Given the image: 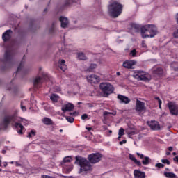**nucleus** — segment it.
Returning a JSON list of instances; mask_svg holds the SVG:
<instances>
[{
    "label": "nucleus",
    "instance_id": "nucleus-1",
    "mask_svg": "<svg viewBox=\"0 0 178 178\" xmlns=\"http://www.w3.org/2000/svg\"><path fill=\"white\" fill-rule=\"evenodd\" d=\"M22 123L26 124L27 120L17 117L15 114L6 115L3 122L0 124V130H8L9 124H12V126L15 127L17 133L19 136H22L24 134V131H26V128H24V126H23Z\"/></svg>",
    "mask_w": 178,
    "mask_h": 178
},
{
    "label": "nucleus",
    "instance_id": "nucleus-2",
    "mask_svg": "<svg viewBox=\"0 0 178 178\" xmlns=\"http://www.w3.org/2000/svg\"><path fill=\"white\" fill-rule=\"evenodd\" d=\"M102 159V154L99 153H92L88 155V159H84L81 156H76L75 157L76 162L79 163L80 166V172L83 173V172H90L92 170V166L91 163H98L99 161Z\"/></svg>",
    "mask_w": 178,
    "mask_h": 178
},
{
    "label": "nucleus",
    "instance_id": "nucleus-3",
    "mask_svg": "<svg viewBox=\"0 0 178 178\" xmlns=\"http://www.w3.org/2000/svg\"><path fill=\"white\" fill-rule=\"evenodd\" d=\"M131 27L135 30L136 33H138L140 30L141 35L143 38H154L158 33V29L155 25H145L140 26L137 24H131Z\"/></svg>",
    "mask_w": 178,
    "mask_h": 178
},
{
    "label": "nucleus",
    "instance_id": "nucleus-4",
    "mask_svg": "<svg viewBox=\"0 0 178 178\" xmlns=\"http://www.w3.org/2000/svg\"><path fill=\"white\" fill-rule=\"evenodd\" d=\"M108 12L112 17H118L123 12V5L118 1H113L108 6Z\"/></svg>",
    "mask_w": 178,
    "mask_h": 178
},
{
    "label": "nucleus",
    "instance_id": "nucleus-5",
    "mask_svg": "<svg viewBox=\"0 0 178 178\" xmlns=\"http://www.w3.org/2000/svg\"><path fill=\"white\" fill-rule=\"evenodd\" d=\"M15 53L12 50H6L4 54V59L3 60V65L1 70L5 71L9 69L13 65V58Z\"/></svg>",
    "mask_w": 178,
    "mask_h": 178
},
{
    "label": "nucleus",
    "instance_id": "nucleus-6",
    "mask_svg": "<svg viewBox=\"0 0 178 178\" xmlns=\"http://www.w3.org/2000/svg\"><path fill=\"white\" fill-rule=\"evenodd\" d=\"M99 88L103 93L104 97H109L111 94H113V91H115V88L110 83H102L99 85Z\"/></svg>",
    "mask_w": 178,
    "mask_h": 178
},
{
    "label": "nucleus",
    "instance_id": "nucleus-7",
    "mask_svg": "<svg viewBox=\"0 0 178 178\" xmlns=\"http://www.w3.org/2000/svg\"><path fill=\"white\" fill-rule=\"evenodd\" d=\"M134 77L138 81L147 82V81H149L151 80V75H149V74H148L144 71H141V70H138V71L134 72Z\"/></svg>",
    "mask_w": 178,
    "mask_h": 178
},
{
    "label": "nucleus",
    "instance_id": "nucleus-8",
    "mask_svg": "<svg viewBox=\"0 0 178 178\" xmlns=\"http://www.w3.org/2000/svg\"><path fill=\"white\" fill-rule=\"evenodd\" d=\"M44 80L45 81L49 80V75L45 72L42 74V76H38L33 81V86L35 88H40L42 83H44Z\"/></svg>",
    "mask_w": 178,
    "mask_h": 178
},
{
    "label": "nucleus",
    "instance_id": "nucleus-9",
    "mask_svg": "<svg viewBox=\"0 0 178 178\" xmlns=\"http://www.w3.org/2000/svg\"><path fill=\"white\" fill-rule=\"evenodd\" d=\"M167 106L170 111V113L174 116L178 115V105L174 102H169L167 104Z\"/></svg>",
    "mask_w": 178,
    "mask_h": 178
},
{
    "label": "nucleus",
    "instance_id": "nucleus-10",
    "mask_svg": "<svg viewBox=\"0 0 178 178\" xmlns=\"http://www.w3.org/2000/svg\"><path fill=\"white\" fill-rule=\"evenodd\" d=\"M135 65H137V61L136 60H126L122 63V66L124 69H134Z\"/></svg>",
    "mask_w": 178,
    "mask_h": 178
},
{
    "label": "nucleus",
    "instance_id": "nucleus-11",
    "mask_svg": "<svg viewBox=\"0 0 178 178\" xmlns=\"http://www.w3.org/2000/svg\"><path fill=\"white\" fill-rule=\"evenodd\" d=\"M147 108L145 107V103L137 99L136 103V112H139V113H141V112L145 111Z\"/></svg>",
    "mask_w": 178,
    "mask_h": 178
},
{
    "label": "nucleus",
    "instance_id": "nucleus-12",
    "mask_svg": "<svg viewBox=\"0 0 178 178\" xmlns=\"http://www.w3.org/2000/svg\"><path fill=\"white\" fill-rule=\"evenodd\" d=\"M147 125L152 130L158 131L161 130V125H159V122L155 120L147 121Z\"/></svg>",
    "mask_w": 178,
    "mask_h": 178
},
{
    "label": "nucleus",
    "instance_id": "nucleus-13",
    "mask_svg": "<svg viewBox=\"0 0 178 178\" xmlns=\"http://www.w3.org/2000/svg\"><path fill=\"white\" fill-rule=\"evenodd\" d=\"M13 31H12V29H8L6 31H5L2 35V40L3 42H8V41L10 40V38H12V34Z\"/></svg>",
    "mask_w": 178,
    "mask_h": 178
},
{
    "label": "nucleus",
    "instance_id": "nucleus-14",
    "mask_svg": "<svg viewBox=\"0 0 178 178\" xmlns=\"http://www.w3.org/2000/svg\"><path fill=\"white\" fill-rule=\"evenodd\" d=\"M88 83H90V84H96V83H98L99 81V76L92 74L89 75L86 77Z\"/></svg>",
    "mask_w": 178,
    "mask_h": 178
},
{
    "label": "nucleus",
    "instance_id": "nucleus-15",
    "mask_svg": "<svg viewBox=\"0 0 178 178\" xmlns=\"http://www.w3.org/2000/svg\"><path fill=\"white\" fill-rule=\"evenodd\" d=\"M118 99L120 101V104H130V98L127 97V96L118 94L117 96Z\"/></svg>",
    "mask_w": 178,
    "mask_h": 178
},
{
    "label": "nucleus",
    "instance_id": "nucleus-16",
    "mask_svg": "<svg viewBox=\"0 0 178 178\" xmlns=\"http://www.w3.org/2000/svg\"><path fill=\"white\" fill-rule=\"evenodd\" d=\"M74 109V105L72 103H67L64 104L62 108L61 111L65 113V112H72Z\"/></svg>",
    "mask_w": 178,
    "mask_h": 178
},
{
    "label": "nucleus",
    "instance_id": "nucleus-17",
    "mask_svg": "<svg viewBox=\"0 0 178 178\" xmlns=\"http://www.w3.org/2000/svg\"><path fill=\"white\" fill-rule=\"evenodd\" d=\"M59 21L61 23L62 29H66V27H67V24H69V19H67V17L61 16L59 18Z\"/></svg>",
    "mask_w": 178,
    "mask_h": 178
},
{
    "label": "nucleus",
    "instance_id": "nucleus-18",
    "mask_svg": "<svg viewBox=\"0 0 178 178\" xmlns=\"http://www.w3.org/2000/svg\"><path fill=\"white\" fill-rule=\"evenodd\" d=\"M134 176L135 178H145V172L140 171L138 170H134Z\"/></svg>",
    "mask_w": 178,
    "mask_h": 178
},
{
    "label": "nucleus",
    "instance_id": "nucleus-19",
    "mask_svg": "<svg viewBox=\"0 0 178 178\" xmlns=\"http://www.w3.org/2000/svg\"><path fill=\"white\" fill-rule=\"evenodd\" d=\"M153 73L159 77H162V76H163V68H162V67H156L153 70Z\"/></svg>",
    "mask_w": 178,
    "mask_h": 178
},
{
    "label": "nucleus",
    "instance_id": "nucleus-20",
    "mask_svg": "<svg viewBox=\"0 0 178 178\" xmlns=\"http://www.w3.org/2000/svg\"><path fill=\"white\" fill-rule=\"evenodd\" d=\"M24 58H26V56H23L22 60L17 69L16 74H19V73L24 74V69H23V60H24Z\"/></svg>",
    "mask_w": 178,
    "mask_h": 178
},
{
    "label": "nucleus",
    "instance_id": "nucleus-21",
    "mask_svg": "<svg viewBox=\"0 0 178 178\" xmlns=\"http://www.w3.org/2000/svg\"><path fill=\"white\" fill-rule=\"evenodd\" d=\"M65 63H66L65 60H61L58 62V67H60L63 72H65V70L67 69V65H66Z\"/></svg>",
    "mask_w": 178,
    "mask_h": 178
},
{
    "label": "nucleus",
    "instance_id": "nucleus-22",
    "mask_svg": "<svg viewBox=\"0 0 178 178\" xmlns=\"http://www.w3.org/2000/svg\"><path fill=\"white\" fill-rule=\"evenodd\" d=\"M42 123H44V124H46V126H51V125L54 124V121H52V120H51V118H47V117H44L42 120Z\"/></svg>",
    "mask_w": 178,
    "mask_h": 178
},
{
    "label": "nucleus",
    "instance_id": "nucleus-23",
    "mask_svg": "<svg viewBox=\"0 0 178 178\" xmlns=\"http://www.w3.org/2000/svg\"><path fill=\"white\" fill-rule=\"evenodd\" d=\"M164 176L166 177L167 178H176V174L173 172H164Z\"/></svg>",
    "mask_w": 178,
    "mask_h": 178
},
{
    "label": "nucleus",
    "instance_id": "nucleus-24",
    "mask_svg": "<svg viewBox=\"0 0 178 178\" xmlns=\"http://www.w3.org/2000/svg\"><path fill=\"white\" fill-rule=\"evenodd\" d=\"M150 163H151V159L148 156H145V158L142 161L143 165H149Z\"/></svg>",
    "mask_w": 178,
    "mask_h": 178
},
{
    "label": "nucleus",
    "instance_id": "nucleus-25",
    "mask_svg": "<svg viewBox=\"0 0 178 178\" xmlns=\"http://www.w3.org/2000/svg\"><path fill=\"white\" fill-rule=\"evenodd\" d=\"M51 101H53V102H58L59 101V96L56 94H53L50 97Z\"/></svg>",
    "mask_w": 178,
    "mask_h": 178
},
{
    "label": "nucleus",
    "instance_id": "nucleus-26",
    "mask_svg": "<svg viewBox=\"0 0 178 178\" xmlns=\"http://www.w3.org/2000/svg\"><path fill=\"white\" fill-rule=\"evenodd\" d=\"M77 56L78 59L80 60H86V59H87V56H86V54H84L83 52L78 53Z\"/></svg>",
    "mask_w": 178,
    "mask_h": 178
},
{
    "label": "nucleus",
    "instance_id": "nucleus-27",
    "mask_svg": "<svg viewBox=\"0 0 178 178\" xmlns=\"http://www.w3.org/2000/svg\"><path fill=\"white\" fill-rule=\"evenodd\" d=\"M70 162H72V157L67 156L64 158L62 165L63 166H65V163H70Z\"/></svg>",
    "mask_w": 178,
    "mask_h": 178
},
{
    "label": "nucleus",
    "instance_id": "nucleus-28",
    "mask_svg": "<svg viewBox=\"0 0 178 178\" xmlns=\"http://www.w3.org/2000/svg\"><path fill=\"white\" fill-rule=\"evenodd\" d=\"M170 67H171V70H174V72H178V63H172Z\"/></svg>",
    "mask_w": 178,
    "mask_h": 178
},
{
    "label": "nucleus",
    "instance_id": "nucleus-29",
    "mask_svg": "<svg viewBox=\"0 0 178 178\" xmlns=\"http://www.w3.org/2000/svg\"><path fill=\"white\" fill-rule=\"evenodd\" d=\"M37 135V131L35 130H31L28 133L27 137L28 138H31V137H35Z\"/></svg>",
    "mask_w": 178,
    "mask_h": 178
},
{
    "label": "nucleus",
    "instance_id": "nucleus-30",
    "mask_svg": "<svg viewBox=\"0 0 178 178\" xmlns=\"http://www.w3.org/2000/svg\"><path fill=\"white\" fill-rule=\"evenodd\" d=\"M154 99L158 101L159 109H162V100H161V98H159V97H155Z\"/></svg>",
    "mask_w": 178,
    "mask_h": 178
},
{
    "label": "nucleus",
    "instance_id": "nucleus-31",
    "mask_svg": "<svg viewBox=\"0 0 178 178\" xmlns=\"http://www.w3.org/2000/svg\"><path fill=\"white\" fill-rule=\"evenodd\" d=\"M119 138H122V136H124V129L120 128L118 132Z\"/></svg>",
    "mask_w": 178,
    "mask_h": 178
},
{
    "label": "nucleus",
    "instance_id": "nucleus-32",
    "mask_svg": "<svg viewBox=\"0 0 178 178\" xmlns=\"http://www.w3.org/2000/svg\"><path fill=\"white\" fill-rule=\"evenodd\" d=\"M94 69H97V64H91L89 69L87 70L88 72H92Z\"/></svg>",
    "mask_w": 178,
    "mask_h": 178
},
{
    "label": "nucleus",
    "instance_id": "nucleus-33",
    "mask_svg": "<svg viewBox=\"0 0 178 178\" xmlns=\"http://www.w3.org/2000/svg\"><path fill=\"white\" fill-rule=\"evenodd\" d=\"M50 34H55V22L52 24L51 29H49Z\"/></svg>",
    "mask_w": 178,
    "mask_h": 178
},
{
    "label": "nucleus",
    "instance_id": "nucleus-34",
    "mask_svg": "<svg viewBox=\"0 0 178 178\" xmlns=\"http://www.w3.org/2000/svg\"><path fill=\"white\" fill-rule=\"evenodd\" d=\"M65 119L69 122V123H73V122H74V118L73 117L67 116L65 117Z\"/></svg>",
    "mask_w": 178,
    "mask_h": 178
},
{
    "label": "nucleus",
    "instance_id": "nucleus-35",
    "mask_svg": "<svg viewBox=\"0 0 178 178\" xmlns=\"http://www.w3.org/2000/svg\"><path fill=\"white\" fill-rule=\"evenodd\" d=\"M130 55H131L133 58L136 57V55H137V50H136V49L131 50L130 52Z\"/></svg>",
    "mask_w": 178,
    "mask_h": 178
},
{
    "label": "nucleus",
    "instance_id": "nucleus-36",
    "mask_svg": "<svg viewBox=\"0 0 178 178\" xmlns=\"http://www.w3.org/2000/svg\"><path fill=\"white\" fill-rule=\"evenodd\" d=\"M155 167L158 168L159 169H161L162 168H165V165H163V163H159L155 165Z\"/></svg>",
    "mask_w": 178,
    "mask_h": 178
},
{
    "label": "nucleus",
    "instance_id": "nucleus-37",
    "mask_svg": "<svg viewBox=\"0 0 178 178\" xmlns=\"http://www.w3.org/2000/svg\"><path fill=\"white\" fill-rule=\"evenodd\" d=\"M86 105L88 108H94V106H95V103H86Z\"/></svg>",
    "mask_w": 178,
    "mask_h": 178
},
{
    "label": "nucleus",
    "instance_id": "nucleus-38",
    "mask_svg": "<svg viewBox=\"0 0 178 178\" xmlns=\"http://www.w3.org/2000/svg\"><path fill=\"white\" fill-rule=\"evenodd\" d=\"M137 156L140 158V159H144L145 158V156L143 154H140L138 152L136 153Z\"/></svg>",
    "mask_w": 178,
    "mask_h": 178
},
{
    "label": "nucleus",
    "instance_id": "nucleus-39",
    "mask_svg": "<svg viewBox=\"0 0 178 178\" xmlns=\"http://www.w3.org/2000/svg\"><path fill=\"white\" fill-rule=\"evenodd\" d=\"M162 163H165L166 165H170V161L168 159H162L161 160Z\"/></svg>",
    "mask_w": 178,
    "mask_h": 178
},
{
    "label": "nucleus",
    "instance_id": "nucleus-40",
    "mask_svg": "<svg viewBox=\"0 0 178 178\" xmlns=\"http://www.w3.org/2000/svg\"><path fill=\"white\" fill-rule=\"evenodd\" d=\"M70 2H73V0H67L64 6L66 7V6H69V5H70Z\"/></svg>",
    "mask_w": 178,
    "mask_h": 178
},
{
    "label": "nucleus",
    "instance_id": "nucleus-41",
    "mask_svg": "<svg viewBox=\"0 0 178 178\" xmlns=\"http://www.w3.org/2000/svg\"><path fill=\"white\" fill-rule=\"evenodd\" d=\"M173 37H175V38H178V29L175 31H174Z\"/></svg>",
    "mask_w": 178,
    "mask_h": 178
},
{
    "label": "nucleus",
    "instance_id": "nucleus-42",
    "mask_svg": "<svg viewBox=\"0 0 178 178\" xmlns=\"http://www.w3.org/2000/svg\"><path fill=\"white\" fill-rule=\"evenodd\" d=\"M88 118V115L87 114H83L81 115L82 120H86V119H87Z\"/></svg>",
    "mask_w": 178,
    "mask_h": 178
},
{
    "label": "nucleus",
    "instance_id": "nucleus-43",
    "mask_svg": "<svg viewBox=\"0 0 178 178\" xmlns=\"http://www.w3.org/2000/svg\"><path fill=\"white\" fill-rule=\"evenodd\" d=\"M134 162L136 165H137V166H141V161L136 159V161Z\"/></svg>",
    "mask_w": 178,
    "mask_h": 178
},
{
    "label": "nucleus",
    "instance_id": "nucleus-44",
    "mask_svg": "<svg viewBox=\"0 0 178 178\" xmlns=\"http://www.w3.org/2000/svg\"><path fill=\"white\" fill-rule=\"evenodd\" d=\"M129 159H131V161H133V162H135L137 160V159H136V157H134V156L133 155H130Z\"/></svg>",
    "mask_w": 178,
    "mask_h": 178
},
{
    "label": "nucleus",
    "instance_id": "nucleus-45",
    "mask_svg": "<svg viewBox=\"0 0 178 178\" xmlns=\"http://www.w3.org/2000/svg\"><path fill=\"white\" fill-rule=\"evenodd\" d=\"M21 109L23 111V112H26V106H23V102H21Z\"/></svg>",
    "mask_w": 178,
    "mask_h": 178
},
{
    "label": "nucleus",
    "instance_id": "nucleus-46",
    "mask_svg": "<svg viewBox=\"0 0 178 178\" xmlns=\"http://www.w3.org/2000/svg\"><path fill=\"white\" fill-rule=\"evenodd\" d=\"M126 143H127V140H123L122 141H120V145H123V144H126Z\"/></svg>",
    "mask_w": 178,
    "mask_h": 178
},
{
    "label": "nucleus",
    "instance_id": "nucleus-47",
    "mask_svg": "<svg viewBox=\"0 0 178 178\" xmlns=\"http://www.w3.org/2000/svg\"><path fill=\"white\" fill-rule=\"evenodd\" d=\"M142 47L143 48H147V44H145V42L144 41L142 42Z\"/></svg>",
    "mask_w": 178,
    "mask_h": 178
},
{
    "label": "nucleus",
    "instance_id": "nucleus-48",
    "mask_svg": "<svg viewBox=\"0 0 178 178\" xmlns=\"http://www.w3.org/2000/svg\"><path fill=\"white\" fill-rule=\"evenodd\" d=\"M56 88L57 92H60V91H61L60 88L59 86H56Z\"/></svg>",
    "mask_w": 178,
    "mask_h": 178
},
{
    "label": "nucleus",
    "instance_id": "nucleus-49",
    "mask_svg": "<svg viewBox=\"0 0 178 178\" xmlns=\"http://www.w3.org/2000/svg\"><path fill=\"white\" fill-rule=\"evenodd\" d=\"M173 161L178 163V155L173 159Z\"/></svg>",
    "mask_w": 178,
    "mask_h": 178
},
{
    "label": "nucleus",
    "instance_id": "nucleus-50",
    "mask_svg": "<svg viewBox=\"0 0 178 178\" xmlns=\"http://www.w3.org/2000/svg\"><path fill=\"white\" fill-rule=\"evenodd\" d=\"M168 151L172 152L173 151V147L170 146L168 147Z\"/></svg>",
    "mask_w": 178,
    "mask_h": 178
},
{
    "label": "nucleus",
    "instance_id": "nucleus-51",
    "mask_svg": "<svg viewBox=\"0 0 178 178\" xmlns=\"http://www.w3.org/2000/svg\"><path fill=\"white\" fill-rule=\"evenodd\" d=\"M86 129L88 130V131H91V130H92V127H86Z\"/></svg>",
    "mask_w": 178,
    "mask_h": 178
},
{
    "label": "nucleus",
    "instance_id": "nucleus-52",
    "mask_svg": "<svg viewBox=\"0 0 178 178\" xmlns=\"http://www.w3.org/2000/svg\"><path fill=\"white\" fill-rule=\"evenodd\" d=\"M16 166H22V164H20V163L16 162Z\"/></svg>",
    "mask_w": 178,
    "mask_h": 178
},
{
    "label": "nucleus",
    "instance_id": "nucleus-53",
    "mask_svg": "<svg viewBox=\"0 0 178 178\" xmlns=\"http://www.w3.org/2000/svg\"><path fill=\"white\" fill-rule=\"evenodd\" d=\"M2 154H6V150H2Z\"/></svg>",
    "mask_w": 178,
    "mask_h": 178
},
{
    "label": "nucleus",
    "instance_id": "nucleus-54",
    "mask_svg": "<svg viewBox=\"0 0 178 178\" xmlns=\"http://www.w3.org/2000/svg\"><path fill=\"white\" fill-rule=\"evenodd\" d=\"M166 155H170V152H167Z\"/></svg>",
    "mask_w": 178,
    "mask_h": 178
},
{
    "label": "nucleus",
    "instance_id": "nucleus-55",
    "mask_svg": "<svg viewBox=\"0 0 178 178\" xmlns=\"http://www.w3.org/2000/svg\"><path fill=\"white\" fill-rule=\"evenodd\" d=\"M116 74L117 76H120V73L119 72H117Z\"/></svg>",
    "mask_w": 178,
    "mask_h": 178
},
{
    "label": "nucleus",
    "instance_id": "nucleus-56",
    "mask_svg": "<svg viewBox=\"0 0 178 178\" xmlns=\"http://www.w3.org/2000/svg\"><path fill=\"white\" fill-rule=\"evenodd\" d=\"M8 166V163H5L4 164V168H6Z\"/></svg>",
    "mask_w": 178,
    "mask_h": 178
},
{
    "label": "nucleus",
    "instance_id": "nucleus-57",
    "mask_svg": "<svg viewBox=\"0 0 178 178\" xmlns=\"http://www.w3.org/2000/svg\"><path fill=\"white\" fill-rule=\"evenodd\" d=\"M76 113H70V115H74Z\"/></svg>",
    "mask_w": 178,
    "mask_h": 178
},
{
    "label": "nucleus",
    "instance_id": "nucleus-58",
    "mask_svg": "<svg viewBox=\"0 0 178 178\" xmlns=\"http://www.w3.org/2000/svg\"><path fill=\"white\" fill-rule=\"evenodd\" d=\"M122 138H119V136H118V140H119V141H120V139H121Z\"/></svg>",
    "mask_w": 178,
    "mask_h": 178
},
{
    "label": "nucleus",
    "instance_id": "nucleus-59",
    "mask_svg": "<svg viewBox=\"0 0 178 178\" xmlns=\"http://www.w3.org/2000/svg\"><path fill=\"white\" fill-rule=\"evenodd\" d=\"M172 155H177L176 152H173Z\"/></svg>",
    "mask_w": 178,
    "mask_h": 178
},
{
    "label": "nucleus",
    "instance_id": "nucleus-60",
    "mask_svg": "<svg viewBox=\"0 0 178 178\" xmlns=\"http://www.w3.org/2000/svg\"><path fill=\"white\" fill-rule=\"evenodd\" d=\"M63 131V129H60V133H62Z\"/></svg>",
    "mask_w": 178,
    "mask_h": 178
},
{
    "label": "nucleus",
    "instance_id": "nucleus-61",
    "mask_svg": "<svg viewBox=\"0 0 178 178\" xmlns=\"http://www.w3.org/2000/svg\"><path fill=\"white\" fill-rule=\"evenodd\" d=\"M47 8H45L44 12H47Z\"/></svg>",
    "mask_w": 178,
    "mask_h": 178
},
{
    "label": "nucleus",
    "instance_id": "nucleus-62",
    "mask_svg": "<svg viewBox=\"0 0 178 178\" xmlns=\"http://www.w3.org/2000/svg\"><path fill=\"white\" fill-rule=\"evenodd\" d=\"M165 170H169V168H165Z\"/></svg>",
    "mask_w": 178,
    "mask_h": 178
},
{
    "label": "nucleus",
    "instance_id": "nucleus-63",
    "mask_svg": "<svg viewBox=\"0 0 178 178\" xmlns=\"http://www.w3.org/2000/svg\"><path fill=\"white\" fill-rule=\"evenodd\" d=\"M109 133H112V131H109Z\"/></svg>",
    "mask_w": 178,
    "mask_h": 178
},
{
    "label": "nucleus",
    "instance_id": "nucleus-64",
    "mask_svg": "<svg viewBox=\"0 0 178 178\" xmlns=\"http://www.w3.org/2000/svg\"><path fill=\"white\" fill-rule=\"evenodd\" d=\"M70 170H72V168H70Z\"/></svg>",
    "mask_w": 178,
    "mask_h": 178
}]
</instances>
